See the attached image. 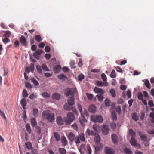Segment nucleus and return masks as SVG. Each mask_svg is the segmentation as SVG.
Instances as JSON below:
<instances>
[{"instance_id":"obj_1","label":"nucleus","mask_w":154,"mask_h":154,"mask_svg":"<svg viewBox=\"0 0 154 154\" xmlns=\"http://www.w3.org/2000/svg\"><path fill=\"white\" fill-rule=\"evenodd\" d=\"M42 117L44 119H47L51 122H53L55 119L54 114L51 113L48 110L44 111L43 112Z\"/></svg>"},{"instance_id":"obj_2","label":"nucleus","mask_w":154,"mask_h":154,"mask_svg":"<svg viewBox=\"0 0 154 154\" xmlns=\"http://www.w3.org/2000/svg\"><path fill=\"white\" fill-rule=\"evenodd\" d=\"M64 119L65 124L69 125L74 120L75 117L72 113L69 112L67 115V118H64Z\"/></svg>"},{"instance_id":"obj_3","label":"nucleus","mask_w":154,"mask_h":154,"mask_svg":"<svg viewBox=\"0 0 154 154\" xmlns=\"http://www.w3.org/2000/svg\"><path fill=\"white\" fill-rule=\"evenodd\" d=\"M91 119L92 121L95 122H98L101 123L103 121V119L101 115L91 116Z\"/></svg>"},{"instance_id":"obj_4","label":"nucleus","mask_w":154,"mask_h":154,"mask_svg":"<svg viewBox=\"0 0 154 154\" xmlns=\"http://www.w3.org/2000/svg\"><path fill=\"white\" fill-rule=\"evenodd\" d=\"M85 140L84 134L80 133L78 136H76L75 138V143L79 144L80 143V141H84Z\"/></svg>"},{"instance_id":"obj_5","label":"nucleus","mask_w":154,"mask_h":154,"mask_svg":"<svg viewBox=\"0 0 154 154\" xmlns=\"http://www.w3.org/2000/svg\"><path fill=\"white\" fill-rule=\"evenodd\" d=\"M76 89L73 88H68L66 89L65 91V94L66 96L68 97L70 95L72 96H74L73 94L76 92Z\"/></svg>"},{"instance_id":"obj_6","label":"nucleus","mask_w":154,"mask_h":154,"mask_svg":"<svg viewBox=\"0 0 154 154\" xmlns=\"http://www.w3.org/2000/svg\"><path fill=\"white\" fill-rule=\"evenodd\" d=\"M102 133L104 135H107L109 133V128L108 126L106 125H103L101 129Z\"/></svg>"},{"instance_id":"obj_7","label":"nucleus","mask_w":154,"mask_h":154,"mask_svg":"<svg viewBox=\"0 0 154 154\" xmlns=\"http://www.w3.org/2000/svg\"><path fill=\"white\" fill-rule=\"evenodd\" d=\"M43 52V51L41 49L38 50L33 53V56L35 58L38 60L40 59V56Z\"/></svg>"},{"instance_id":"obj_8","label":"nucleus","mask_w":154,"mask_h":154,"mask_svg":"<svg viewBox=\"0 0 154 154\" xmlns=\"http://www.w3.org/2000/svg\"><path fill=\"white\" fill-rule=\"evenodd\" d=\"M131 144L135 147L138 148L140 149V145L137 143L136 140L134 138H131L130 141Z\"/></svg>"},{"instance_id":"obj_9","label":"nucleus","mask_w":154,"mask_h":154,"mask_svg":"<svg viewBox=\"0 0 154 154\" xmlns=\"http://www.w3.org/2000/svg\"><path fill=\"white\" fill-rule=\"evenodd\" d=\"M95 85L99 87H102L104 86H107L108 85V84L107 82L103 83L102 81L97 80L96 83Z\"/></svg>"},{"instance_id":"obj_10","label":"nucleus","mask_w":154,"mask_h":154,"mask_svg":"<svg viewBox=\"0 0 154 154\" xmlns=\"http://www.w3.org/2000/svg\"><path fill=\"white\" fill-rule=\"evenodd\" d=\"M94 91L96 93L100 94L102 95H103L104 93L103 90L96 87L94 88Z\"/></svg>"},{"instance_id":"obj_11","label":"nucleus","mask_w":154,"mask_h":154,"mask_svg":"<svg viewBox=\"0 0 154 154\" xmlns=\"http://www.w3.org/2000/svg\"><path fill=\"white\" fill-rule=\"evenodd\" d=\"M57 124L59 125H63L65 122V120H63L61 117H58L56 119Z\"/></svg>"},{"instance_id":"obj_12","label":"nucleus","mask_w":154,"mask_h":154,"mask_svg":"<svg viewBox=\"0 0 154 154\" xmlns=\"http://www.w3.org/2000/svg\"><path fill=\"white\" fill-rule=\"evenodd\" d=\"M96 108L95 105H91L89 106L88 111L94 113L95 112Z\"/></svg>"},{"instance_id":"obj_13","label":"nucleus","mask_w":154,"mask_h":154,"mask_svg":"<svg viewBox=\"0 0 154 154\" xmlns=\"http://www.w3.org/2000/svg\"><path fill=\"white\" fill-rule=\"evenodd\" d=\"M68 139L71 141H72L75 140V135L72 132L69 133L67 136Z\"/></svg>"},{"instance_id":"obj_14","label":"nucleus","mask_w":154,"mask_h":154,"mask_svg":"<svg viewBox=\"0 0 154 154\" xmlns=\"http://www.w3.org/2000/svg\"><path fill=\"white\" fill-rule=\"evenodd\" d=\"M61 69V66L59 65H57L54 67V71L55 73H58L60 72Z\"/></svg>"},{"instance_id":"obj_15","label":"nucleus","mask_w":154,"mask_h":154,"mask_svg":"<svg viewBox=\"0 0 154 154\" xmlns=\"http://www.w3.org/2000/svg\"><path fill=\"white\" fill-rule=\"evenodd\" d=\"M112 141L114 144H117L118 143V138L117 136L115 134H112L111 135Z\"/></svg>"},{"instance_id":"obj_16","label":"nucleus","mask_w":154,"mask_h":154,"mask_svg":"<svg viewBox=\"0 0 154 154\" xmlns=\"http://www.w3.org/2000/svg\"><path fill=\"white\" fill-rule=\"evenodd\" d=\"M86 149L85 145L82 144L80 146L79 150L81 154H84L85 152Z\"/></svg>"},{"instance_id":"obj_17","label":"nucleus","mask_w":154,"mask_h":154,"mask_svg":"<svg viewBox=\"0 0 154 154\" xmlns=\"http://www.w3.org/2000/svg\"><path fill=\"white\" fill-rule=\"evenodd\" d=\"M57 77L59 79L63 81H65L67 79L66 76L63 74L58 75Z\"/></svg>"},{"instance_id":"obj_18","label":"nucleus","mask_w":154,"mask_h":154,"mask_svg":"<svg viewBox=\"0 0 154 154\" xmlns=\"http://www.w3.org/2000/svg\"><path fill=\"white\" fill-rule=\"evenodd\" d=\"M20 42L21 43L23 44L24 45L26 46L27 45L26 44V40L25 37L23 36H22L20 38Z\"/></svg>"},{"instance_id":"obj_19","label":"nucleus","mask_w":154,"mask_h":154,"mask_svg":"<svg viewBox=\"0 0 154 154\" xmlns=\"http://www.w3.org/2000/svg\"><path fill=\"white\" fill-rule=\"evenodd\" d=\"M106 154H113V152L112 148L106 147L105 148Z\"/></svg>"},{"instance_id":"obj_20","label":"nucleus","mask_w":154,"mask_h":154,"mask_svg":"<svg viewBox=\"0 0 154 154\" xmlns=\"http://www.w3.org/2000/svg\"><path fill=\"white\" fill-rule=\"evenodd\" d=\"M74 96H72L68 100V103L71 106H72L74 104Z\"/></svg>"},{"instance_id":"obj_21","label":"nucleus","mask_w":154,"mask_h":154,"mask_svg":"<svg viewBox=\"0 0 154 154\" xmlns=\"http://www.w3.org/2000/svg\"><path fill=\"white\" fill-rule=\"evenodd\" d=\"M52 97L54 99L58 100L60 98V95L59 93H55L52 95Z\"/></svg>"},{"instance_id":"obj_22","label":"nucleus","mask_w":154,"mask_h":154,"mask_svg":"<svg viewBox=\"0 0 154 154\" xmlns=\"http://www.w3.org/2000/svg\"><path fill=\"white\" fill-rule=\"evenodd\" d=\"M21 104L23 109H25V106L26 105V99L24 98L22 99L21 101Z\"/></svg>"},{"instance_id":"obj_23","label":"nucleus","mask_w":154,"mask_h":154,"mask_svg":"<svg viewBox=\"0 0 154 154\" xmlns=\"http://www.w3.org/2000/svg\"><path fill=\"white\" fill-rule=\"evenodd\" d=\"M70 106H71L68 103H66L64 105V109L66 110L70 111L71 109Z\"/></svg>"},{"instance_id":"obj_24","label":"nucleus","mask_w":154,"mask_h":154,"mask_svg":"<svg viewBox=\"0 0 154 154\" xmlns=\"http://www.w3.org/2000/svg\"><path fill=\"white\" fill-rule=\"evenodd\" d=\"M61 143L64 146H66L68 143L67 140L64 136L62 138Z\"/></svg>"},{"instance_id":"obj_25","label":"nucleus","mask_w":154,"mask_h":154,"mask_svg":"<svg viewBox=\"0 0 154 154\" xmlns=\"http://www.w3.org/2000/svg\"><path fill=\"white\" fill-rule=\"evenodd\" d=\"M31 122L32 127H35L37 125V123L35 118H32L31 119Z\"/></svg>"},{"instance_id":"obj_26","label":"nucleus","mask_w":154,"mask_h":154,"mask_svg":"<svg viewBox=\"0 0 154 154\" xmlns=\"http://www.w3.org/2000/svg\"><path fill=\"white\" fill-rule=\"evenodd\" d=\"M132 119L136 121H137L139 119V116L135 113H133L132 114Z\"/></svg>"},{"instance_id":"obj_27","label":"nucleus","mask_w":154,"mask_h":154,"mask_svg":"<svg viewBox=\"0 0 154 154\" xmlns=\"http://www.w3.org/2000/svg\"><path fill=\"white\" fill-rule=\"evenodd\" d=\"M54 136L56 140L57 141H59L60 140V138L59 134L57 132H54Z\"/></svg>"},{"instance_id":"obj_28","label":"nucleus","mask_w":154,"mask_h":154,"mask_svg":"<svg viewBox=\"0 0 154 154\" xmlns=\"http://www.w3.org/2000/svg\"><path fill=\"white\" fill-rule=\"evenodd\" d=\"M129 132L130 135L131 137V138H134L136 135V133L134 131L131 129H130L129 130Z\"/></svg>"},{"instance_id":"obj_29","label":"nucleus","mask_w":154,"mask_h":154,"mask_svg":"<svg viewBox=\"0 0 154 154\" xmlns=\"http://www.w3.org/2000/svg\"><path fill=\"white\" fill-rule=\"evenodd\" d=\"M124 152L126 154H132V152L131 151L130 149L127 148L124 149Z\"/></svg>"},{"instance_id":"obj_30","label":"nucleus","mask_w":154,"mask_h":154,"mask_svg":"<svg viewBox=\"0 0 154 154\" xmlns=\"http://www.w3.org/2000/svg\"><path fill=\"white\" fill-rule=\"evenodd\" d=\"M59 151L60 154H66V151L64 148H59Z\"/></svg>"},{"instance_id":"obj_31","label":"nucleus","mask_w":154,"mask_h":154,"mask_svg":"<svg viewBox=\"0 0 154 154\" xmlns=\"http://www.w3.org/2000/svg\"><path fill=\"white\" fill-rule=\"evenodd\" d=\"M25 146L28 149H31L32 147V144L29 142H28L26 143Z\"/></svg>"},{"instance_id":"obj_32","label":"nucleus","mask_w":154,"mask_h":154,"mask_svg":"<svg viewBox=\"0 0 154 154\" xmlns=\"http://www.w3.org/2000/svg\"><path fill=\"white\" fill-rule=\"evenodd\" d=\"M87 133L88 135H95V133L92 130H90L89 129H87Z\"/></svg>"},{"instance_id":"obj_33","label":"nucleus","mask_w":154,"mask_h":154,"mask_svg":"<svg viewBox=\"0 0 154 154\" xmlns=\"http://www.w3.org/2000/svg\"><path fill=\"white\" fill-rule=\"evenodd\" d=\"M31 81L33 83L34 85L35 86L38 85L39 83L38 81H37L33 78H32L31 79Z\"/></svg>"},{"instance_id":"obj_34","label":"nucleus","mask_w":154,"mask_h":154,"mask_svg":"<svg viewBox=\"0 0 154 154\" xmlns=\"http://www.w3.org/2000/svg\"><path fill=\"white\" fill-rule=\"evenodd\" d=\"M145 86L149 89L150 88V85L149 81L148 80H145Z\"/></svg>"},{"instance_id":"obj_35","label":"nucleus","mask_w":154,"mask_h":154,"mask_svg":"<svg viewBox=\"0 0 154 154\" xmlns=\"http://www.w3.org/2000/svg\"><path fill=\"white\" fill-rule=\"evenodd\" d=\"M35 40L38 42H40L42 40L41 37L39 35H36L35 36Z\"/></svg>"},{"instance_id":"obj_36","label":"nucleus","mask_w":154,"mask_h":154,"mask_svg":"<svg viewBox=\"0 0 154 154\" xmlns=\"http://www.w3.org/2000/svg\"><path fill=\"white\" fill-rule=\"evenodd\" d=\"M38 110L36 108H34L33 110V113L34 116L35 117H37L38 116Z\"/></svg>"},{"instance_id":"obj_37","label":"nucleus","mask_w":154,"mask_h":154,"mask_svg":"<svg viewBox=\"0 0 154 154\" xmlns=\"http://www.w3.org/2000/svg\"><path fill=\"white\" fill-rule=\"evenodd\" d=\"M26 129L27 131L30 134L32 132V130L31 128L30 125L27 123L26 125Z\"/></svg>"},{"instance_id":"obj_38","label":"nucleus","mask_w":154,"mask_h":154,"mask_svg":"<svg viewBox=\"0 0 154 154\" xmlns=\"http://www.w3.org/2000/svg\"><path fill=\"white\" fill-rule=\"evenodd\" d=\"M86 149H87V154H91L92 153V150L90 146L88 145H87L86 146Z\"/></svg>"},{"instance_id":"obj_39","label":"nucleus","mask_w":154,"mask_h":154,"mask_svg":"<svg viewBox=\"0 0 154 154\" xmlns=\"http://www.w3.org/2000/svg\"><path fill=\"white\" fill-rule=\"evenodd\" d=\"M149 117L151 118V122L152 123H154V112H151L150 113Z\"/></svg>"},{"instance_id":"obj_40","label":"nucleus","mask_w":154,"mask_h":154,"mask_svg":"<svg viewBox=\"0 0 154 154\" xmlns=\"http://www.w3.org/2000/svg\"><path fill=\"white\" fill-rule=\"evenodd\" d=\"M96 97L97 98L98 100L99 101H102L103 99V97L101 94H98L96 95Z\"/></svg>"},{"instance_id":"obj_41","label":"nucleus","mask_w":154,"mask_h":154,"mask_svg":"<svg viewBox=\"0 0 154 154\" xmlns=\"http://www.w3.org/2000/svg\"><path fill=\"white\" fill-rule=\"evenodd\" d=\"M36 68L38 72L40 73H41L42 72V67L39 65H37L36 66Z\"/></svg>"},{"instance_id":"obj_42","label":"nucleus","mask_w":154,"mask_h":154,"mask_svg":"<svg viewBox=\"0 0 154 154\" xmlns=\"http://www.w3.org/2000/svg\"><path fill=\"white\" fill-rule=\"evenodd\" d=\"M112 119L113 120L116 121L117 119V116L115 112H112Z\"/></svg>"},{"instance_id":"obj_43","label":"nucleus","mask_w":154,"mask_h":154,"mask_svg":"<svg viewBox=\"0 0 154 154\" xmlns=\"http://www.w3.org/2000/svg\"><path fill=\"white\" fill-rule=\"evenodd\" d=\"M42 68L44 70L46 71H49L48 68L47 67V65L45 64H43L42 65Z\"/></svg>"},{"instance_id":"obj_44","label":"nucleus","mask_w":154,"mask_h":154,"mask_svg":"<svg viewBox=\"0 0 154 154\" xmlns=\"http://www.w3.org/2000/svg\"><path fill=\"white\" fill-rule=\"evenodd\" d=\"M42 95L45 98H48L50 97L49 93L46 92H44L42 94Z\"/></svg>"},{"instance_id":"obj_45","label":"nucleus","mask_w":154,"mask_h":154,"mask_svg":"<svg viewBox=\"0 0 154 154\" xmlns=\"http://www.w3.org/2000/svg\"><path fill=\"white\" fill-rule=\"evenodd\" d=\"M110 76L112 78H115L116 77V75L114 70L113 69L112 70L110 75Z\"/></svg>"},{"instance_id":"obj_46","label":"nucleus","mask_w":154,"mask_h":154,"mask_svg":"<svg viewBox=\"0 0 154 154\" xmlns=\"http://www.w3.org/2000/svg\"><path fill=\"white\" fill-rule=\"evenodd\" d=\"M105 103L106 106H109L110 103V101L108 99L106 98L105 101Z\"/></svg>"},{"instance_id":"obj_47","label":"nucleus","mask_w":154,"mask_h":154,"mask_svg":"<svg viewBox=\"0 0 154 154\" xmlns=\"http://www.w3.org/2000/svg\"><path fill=\"white\" fill-rule=\"evenodd\" d=\"M110 94L113 97H115L116 96V93L114 90L113 89H111L110 90Z\"/></svg>"},{"instance_id":"obj_48","label":"nucleus","mask_w":154,"mask_h":154,"mask_svg":"<svg viewBox=\"0 0 154 154\" xmlns=\"http://www.w3.org/2000/svg\"><path fill=\"white\" fill-rule=\"evenodd\" d=\"M11 35V32L9 31H5V32L4 35V36L5 37H10Z\"/></svg>"},{"instance_id":"obj_49","label":"nucleus","mask_w":154,"mask_h":154,"mask_svg":"<svg viewBox=\"0 0 154 154\" xmlns=\"http://www.w3.org/2000/svg\"><path fill=\"white\" fill-rule=\"evenodd\" d=\"M28 94L27 91L25 89H24L23 92V96L24 97H26L28 96Z\"/></svg>"},{"instance_id":"obj_50","label":"nucleus","mask_w":154,"mask_h":154,"mask_svg":"<svg viewBox=\"0 0 154 154\" xmlns=\"http://www.w3.org/2000/svg\"><path fill=\"white\" fill-rule=\"evenodd\" d=\"M116 111L119 113V114L120 115L121 112V109L120 106H119L116 107Z\"/></svg>"},{"instance_id":"obj_51","label":"nucleus","mask_w":154,"mask_h":154,"mask_svg":"<svg viewBox=\"0 0 154 154\" xmlns=\"http://www.w3.org/2000/svg\"><path fill=\"white\" fill-rule=\"evenodd\" d=\"M70 65L71 68H75L76 66L75 65V63L74 61H71L70 62Z\"/></svg>"},{"instance_id":"obj_52","label":"nucleus","mask_w":154,"mask_h":154,"mask_svg":"<svg viewBox=\"0 0 154 154\" xmlns=\"http://www.w3.org/2000/svg\"><path fill=\"white\" fill-rule=\"evenodd\" d=\"M93 129L95 131H97L99 128V125L94 124L93 125Z\"/></svg>"},{"instance_id":"obj_53","label":"nucleus","mask_w":154,"mask_h":154,"mask_svg":"<svg viewBox=\"0 0 154 154\" xmlns=\"http://www.w3.org/2000/svg\"><path fill=\"white\" fill-rule=\"evenodd\" d=\"M140 138L141 140H143L144 142L146 141H147V137L145 135L140 136Z\"/></svg>"},{"instance_id":"obj_54","label":"nucleus","mask_w":154,"mask_h":154,"mask_svg":"<svg viewBox=\"0 0 154 154\" xmlns=\"http://www.w3.org/2000/svg\"><path fill=\"white\" fill-rule=\"evenodd\" d=\"M101 77L104 81L106 82L107 78L106 75L104 73H103L101 75Z\"/></svg>"},{"instance_id":"obj_55","label":"nucleus","mask_w":154,"mask_h":154,"mask_svg":"<svg viewBox=\"0 0 154 154\" xmlns=\"http://www.w3.org/2000/svg\"><path fill=\"white\" fill-rule=\"evenodd\" d=\"M86 95L88 99L89 100H91L92 99L93 96V95L92 94L87 93Z\"/></svg>"},{"instance_id":"obj_56","label":"nucleus","mask_w":154,"mask_h":154,"mask_svg":"<svg viewBox=\"0 0 154 154\" xmlns=\"http://www.w3.org/2000/svg\"><path fill=\"white\" fill-rule=\"evenodd\" d=\"M94 140L97 143H99L100 141V137L99 135H97L95 137Z\"/></svg>"},{"instance_id":"obj_57","label":"nucleus","mask_w":154,"mask_h":154,"mask_svg":"<svg viewBox=\"0 0 154 154\" xmlns=\"http://www.w3.org/2000/svg\"><path fill=\"white\" fill-rule=\"evenodd\" d=\"M3 42L6 44L10 42V40L7 38H5L2 40Z\"/></svg>"},{"instance_id":"obj_58","label":"nucleus","mask_w":154,"mask_h":154,"mask_svg":"<svg viewBox=\"0 0 154 154\" xmlns=\"http://www.w3.org/2000/svg\"><path fill=\"white\" fill-rule=\"evenodd\" d=\"M84 76L83 74H81L79 75L78 76V79L79 81H81L83 79H84Z\"/></svg>"},{"instance_id":"obj_59","label":"nucleus","mask_w":154,"mask_h":154,"mask_svg":"<svg viewBox=\"0 0 154 154\" xmlns=\"http://www.w3.org/2000/svg\"><path fill=\"white\" fill-rule=\"evenodd\" d=\"M78 108L79 112L81 113V116H83V113L82 112V106L79 104L78 105Z\"/></svg>"},{"instance_id":"obj_60","label":"nucleus","mask_w":154,"mask_h":154,"mask_svg":"<svg viewBox=\"0 0 154 154\" xmlns=\"http://www.w3.org/2000/svg\"><path fill=\"white\" fill-rule=\"evenodd\" d=\"M110 125L112 129L113 130L115 129V128L116 127V124L115 122H112L111 123Z\"/></svg>"},{"instance_id":"obj_61","label":"nucleus","mask_w":154,"mask_h":154,"mask_svg":"<svg viewBox=\"0 0 154 154\" xmlns=\"http://www.w3.org/2000/svg\"><path fill=\"white\" fill-rule=\"evenodd\" d=\"M36 131L38 134H40L41 133V128L40 127L37 126L36 128Z\"/></svg>"},{"instance_id":"obj_62","label":"nucleus","mask_w":154,"mask_h":154,"mask_svg":"<svg viewBox=\"0 0 154 154\" xmlns=\"http://www.w3.org/2000/svg\"><path fill=\"white\" fill-rule=\"evenodd\" d=\"M143 95L141 92H139L138 93V98L139 99L142 100L143 99Z\"/></svg>"},{"instance_id":"obj_63","label":"nucleus","mask_w":154,"mask_h":154,"mask_svg":"<svg viewBox=\"0 0 154 154\" xmlns=\"http://www.w3.org/2000/svg\"><path fill=\"white\" fill-rule=\"evenodd\" d=\"M26 87L29 89H30L32 88V86L28 82H26Z\"/></svg>"},{"instance_id":"obj_64","label":"nucleus","mask_w":154,"mask_h":154,"mask_svg":"<svg viewBox=\"0 0 154 154\" xmlns=\"http://www.w3.org/2000/svg\"><path fill=\"white\" fill-rule=\"evenodd\" d=\"M148 105L149 106L151 107H153L154 106V105L153 103V102L152 100H149L148 101Z\"/></svg>"}]
</instances>
